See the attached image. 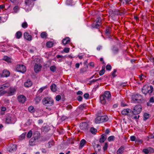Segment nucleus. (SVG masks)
<instances>
[{
    "label": "nucleus",
    "instance_id": "nucleus-49",
    "mask_svg": "<svg viewBox=\"0 0 154 154\" xmlns=\"http://www.w3.org/2000/svg\"><path fill=\"white\" fill-rule=\"evenodd\" d=\"M89 94L88 93H85L84 95V97L86 99H88L89 97Z\"/></svg>",
    "mask_w": 154,
    "mask_h": 154
},
{
    "label": "nucleus",
    "instance_id": "nucleus-52",
    "mask_svg": "<svg viewBox=\"0 0 154 154\" xmlns=\"http://www.w3.org/2000/svg\"><path fill=\"white\" fill-rule=\"evenodd\" d=\"M117 70L116 69H114L113 72H112V75L113 77H116V75H115V73L116 72Z\"/></svg>",
    "mask_w": 154,
    "mask_h": 154
},
{
    "label": "nucleus",
    "instance_id": "nucleus-46",
    "mask_svg": "<svg viewBox=\"0 0 154 154\" xmlns=\"http://www.w3.org/2000/svg\"><path fill=\"white\" fill-rule=\"evenodd\" d=\"M26 136V133H23L19 137V139L20 140H22L24 139Z\"/></svg>",
    "mask_w": 154,
    "mask_h": 154
},
{
    "label": "nucleus",
    "instance_id": "nucleus-38",
    "mask_svg": "<svg viewBox=\"0 0 154 154\" xmlns=\"http://www.w3.org/2000/svg\"><path fill=\"white\" fill-rule=\"evenodd\" d=\"M32 2V0H25V3L26 5L29 6Z\"/></svg>",
    "mask_w": 154,
    "mask_h": 154
},
{
    "label": "nucleus",
    "instance_id": "nucleus-10",
    "mask_svg": "<svg viewBox=\"0 0 154 154\" xmlns=\"http://www.w3.org/2000/svg\"><path fill=\"white\" fill-rule=\"evenodd\" d=\"M26 97L23 95H20L17 97V100L18 102L21 103H24L26 100Z\"/></svg>",
    "mask_w": 154,
    "mask_h": 154
},
{
    "label": "nucleus",
    "instance_id": "nucleus-4",
    "mask_svg": "<svg viewBox=\"0 0 154 154\" xmlns=\"http://www.w3.org/2000/svg\"><path fill=\"white\" fill-rule=\"evenodd\" d=\"M108 118L107 116H98L95 119L96 123H100L105 122L108 121Z\"/></svg>",
    "mask_w": 154,
    "mask_h": 154
},
{
    "label": "nucleus",
    "instance_id": "nucleus-11",
    "mask_svg": "<svg viewBox=\"0 0 154 154\" xmlns=\"http://www.w3.org/2000/svg\"><path fill=\"white\" fill-rule=\"evenodd\" d=\"M101 96H104L105 97H106L108 101H110L111 99V94L109 91H106L104 94Z\"/></svg>",
    "mask_w": 154,
    "mask_h": 154
},
{
    "label": "nucleus",
    "instance_id": "nucleus-19",
    "mask_svg": "<svg viewBox=\"0 0 154 154\" xmlns=\"http://www.w3.org/2000/svg\"><path fill=\"white\" fill-rule=\"evenodd\" d=\"M100 102L102 104H105L107 102V100L106 97H105L104 96H100Z\"/></svg>",
    "mask_w": 154,
    "mask_h": 154
},
{
    "label": "nucleus",
    "instance_id": "nucleus-39",
    "mask_svg": "<svg viewBox=\"0 0 154 154\" xmlns=\"http://www.w3.org/2000/svg\"><path fill=\"white\" fill-rule=\"evenodd\" d=\"M115 137L114 136H111L108 137V140L109 142L113 141L114 140Z\"/></svg>",
    "mask_w": 154,
    "mask_h": 154
},
{
    "label": "nucleus",
    "instance_id": "nucleus-57",
    "mask_svg": "<svg viewBox=\"0 0 154 154\" xmlns=\"http://www.w3.org/2000/svg\"><path fill=\"white\" fill-rule=\"evenodd\" d=\"M105 32L106 34L108 35L110 33V32L109 31L108 28L106 29Z\"/></svg>",
    "mask_w": 154,
    "mask_h": 154
},
{
    "label": "nucleus",
    "instance_id": "nucleus-48",
    "mask_svg": "<svg viewBox=\"0 0 154 154\" xmlns=\"http://www.w3.org/2000/svg\"><path fill=\"white\" fill-rule=\"evenodd\" d=\"M86 106V104H83L80 105L79 106V108L81 110H83Z\"/></svg>",
    "mask_w": 154,
    "mask_h": 154
},
{
    "label": "nucleus",
    "instance_id": "nucleus-64",
    "mask_svg": "<svg viewBox=\"0 0 154 154\" xmlns=\"http://www.w3.org/2000/svg\"><path fill=\"white\" fill-rule=\"evenodd\" d=\"M151 74L152 76H154V69H152L151 71Z\"/></svg>",
    "mask_w": 154,
    "mask_h": 154
},
{
    "label": "nucleus",
    "instance_id": "nucleus-56",
    "mask_svg": "<svg viewBox=\"0 0 154 154\" xmlns=\"http://www.w3.org/2000/svg\"><path fill=\"white\" fill-rule=\"evenodd\" d=\"M143 151L146 154H148L149 153L148 148L147 149H144L143 150Z\"/></svg>",
    "mask_w": 154,
    "mask_h": 154
},
{
    "label": "nucleus",
    "instance_id": "nucleus-47",
    "mask_svg": "<svg viewBox=\"0 0 154 154\" xmlns=\"http://www.w3.org/2000/svg\"><path fill=\"white\" fill-rule=\"evenodd\" d=\"M108 147V143L106 142L105 143L103 147V149L104 151H105V150H106L107 149Z\"/></svg>",
    "mask_w": 154,
    "mask_h": 154
},
{
    "label": "nucleus",
    "instance_id": "nucleus-55",
    "mask_svg": "<svg viewBox=\"0 0 154 154\" xmlns=\"http://www.w3.org/2000/svg\"><path fill=\"white\" fill-rule=\"evenodd\" d=\"M130 139L132 141H134L135 140L136 141V137L135 136H131L130 137Z\"/></svg>",
    "mask_w": 154,
    "mask_h": 154
},
{
    "label": "nucleus",
    "instance_id": "nucleus-2",
    "mask_svg": "<svg viewBox=\"0 0 154 154\" xmlns=\"http://www.w3.org/2000/svg\"><path fill=\"white\" fill-rule=\"evenodd\" d=\"M42 103L45 106H50L54 105V100L51 97H46L43 99Z\"/></svg>",
    "mask_w": 154,
    "mask_h": 154
},
{
    "label": "nucleus",
    "instance_id": "nucleus-15",
    "mask_svg": "<svg viewBox=\"0 0 154 154\" xmlns=\"http://www.w3.org/2000/svg\"><path fill=\"white\" fill-rule=\"evenodd\" d=\"M132 110L127 109H124L122 110L121 112V113L123 115H130L129 114L130 113H131Z\"/></svg>",
    "mask_w": 154,
    "mask_h": 154
},
{
    "label": "nucleus",
    "instance_id": "nucleus-34",
    "mask_svg": "<svg viewBox=\"0 0 154 154\" xmlns=\"http://www.w3.org/2000/svg\"><path fill=\"white\" fill-rule=\"evenodd\" d=\"M40 35L42 38H46L47 37V34L46 32H43L41 33Z\"/></svg>",
    "mask_w": 154,
    "mask_h": 154
},
{
    "label": "nucleus",
    "instance_id": "nucleus-6",
    "mask_svg": "<svg viewBox=\"0 0 154 154\" xmlns=\"http://www.w3.org/2000/svg\"><path fill=\"white\" fill-rule=\"evenodd\" d=\"M132 99L134 102L140 103L141 101L142 97L140 95L136 94L132 96Z\"/></svg>",
    "mask_w": 154,
    "mask_h": 154
},
{
    "label": "nucleus",
    "instance_id": "nucleus-22",
    "mask_svg": "<svg viewBox=\"0 0 154 154\" xmlns=\"http://www.w3.org/2000/svg\"><path fill=\"white\" fill-rule=\"evenodd\" d=\"M106 135L105 134H102L101 137L100 139V142L101 143H103L106 138Z\"/></svg>",
    "mask_w": 154,
    "mask_h": 154
},
{
    "label": "nucleus",
    "instance_id": "nucleus-3",
    "mask_svg": "<svg viewBox=\"0 0 154 154\" xmlns=\"http://www.w3.org/2000/svg\"><path fill=\"white\" fill-rule=\"evenodd\" d=\"M101 24V18L100 17H98L92 24L91 27L94 28L99 29Z\"/></svg>",
    "mask_w": 154,
    "mask_h": 154
},
{
    "label": "nucleus",
    "instance_id": "nucleus-1",
    "mask_svg": "<svg viewBox=\"0 0 154 154\" xmlns=\"http://www.w3.org/2000/svg\"><path fill=\"white\" fill-rule=\"evenodd\" d=\"M153 88L152 85L149 86L148 85H145L142 89V92L146 95L147 93L150 95H152L153 94Z\"/></svg>",
    "mask_w": 154,
    "mask_h": 154
},
{
    "label": "nucleus",
    "instance_id": "nucleus-41",
    "mask_svg": "<svg viewBox=\"0 0 154 154\" xmlns=\"http://www.w3.org/2000/svg\"><path fill=\"white\" fill-rule=\"evenodd\" d=\"M7 93L8 92L6 91H3V90L0 89V97L3 96Z\"/></svg>",
    "mask_w": 154,
    "mask_h": 154
},
{
    "label": "nucleus",
    "instance_id": "nucleus-54",
    "mask_svg": "<svg viewBox=\"0 0 154 154\" xmlns=\"http://www.w3.org/2000/svg\"><path fill=\"white\" fill-rule=\"evenodd\" d=\"M69 51V48H66L63 50V51L64 52L68 53Z\"/></svg>",
    "mask_w": 154,
    "mask_h": 154
},
{
    "label": "nucleus",
    "instance_id": "nucleus-36",
    "mask_svg": "<svg viewBox=\"0 0 154 154\" xmlns=\"http://www.w3.org/2000/svg\"><path fill=\"white\" fill-rule=\"evenodd\" d=\"M35 141L33 138H32L29 141V144L30 145L33 146L35 144Z\"/></svg>",
    "mask_w": 154,
    "mask_h": 154
},
{
    "label": "nucleus",
    "instance_id": "nucleus-58",
    "mask_svg": "<svg viewBox=\"0 0 154 154\" xmlns=\"http://www.w3.org/2000/svg\"><path fill=\"white\" fill-rule=\"evenodd\" d=\"M148 138L149 139L154 138V135L153 134V133L152 134H151L150 135H149L148 136Z\"/></svg>",
    "mask_w": 154,
    "mask_h": 154
},
{
    "label": "nucleus",
    "instance_id": "nucleus-42",
    "mask_svg": "<svg viewBox=\"0 0 154 154\" xmlns=\"http://www.w3.org/2000/svg\"><path fill=\"white\" fill-rule=\"evenodd\" d=\"M19 10V8L17 6H15L13 8V10L14 11V12L15 13H17Z\"/></svg>",
    "mask_w": 154,
    "mask_h": 154
},
{
    "label": "nucleus",
    "instance_id": "nucleus-18",
    "mask_svg": "<svg viewBox=\"0 0 154 154\" xmlns=\"http://www.w3.org/2000/svg\"><path fill=\"white\" fill-rule=\"evenodd\" d=\"M32 85V82L30 79H28L27 81L24 83V86L26 87H31Z\"/></svg>",
    "mask_w": 154,
    "mask_h": 154
},
{
    "label": "nucleus",
    "instance_id": "nucleus-50",
    "mask_svg": "<svg viewBox=\"0 0 154 154\" xmlns=\"http://www.w3.org/2000/svg\"><path fill=\"white\" fill-rule=\"evenodd\" d=\"M56 100L57 101H59L61 99V97L59 95H57L55 97Z\"/></svg>",
    "mask_w": 154,
    "mask_h": 154
},
{
    "label": "nucleus",
    "instance_id": "nucleus-43",
    "mask_svg": "<svg viewBox=\"0 0 154 154\" xmlns=\"http://www.w3.org/2000/svg\"><path fill=\"white\" fill-rule=\"evenodd\" d=\"M47 88V86H44L43 87H42V88H41L38 91V92H39V93H42L43 91V90H44V89H46Z\"/></svg>",
    "mask_w": 154,
    "mask_h": 154
},
{
    "label": "nucleus",
    "instance_id": "nucleus-37",
    "mask_svg": "<svg viewBox=\"0 0 154 154\" xmlns=\"http://www.w3.org/2000/svg\"><path fill=\"white\" fill-rule=\"evenodd\" d=\"M112 51L114 54H116L119 52V49L117 47H114L112 49Z\"/></svg>",
    "mask_w": 154,
    "mask_h": 154
},
{
    "label": "nucleus",
    "instance_id": "nucleus-23",
    "mask_svg": "<svg viewBox=\"0 0 154 154\" xmlns=\"http://www.w3.org/2000/svg\"><path fill=\"white\" fill-rule=\"evenodd\" d=\"M10 85V84L9 83H6L2 85L0 87V89H2L3 90H4L9 87Z\"/></svg>",
    "mask_w": 154,
    "mask_h": 154
},
{
    "label": "nucleus",
    "instance_id": "nucleus-5",
    "mask_svg": "<svg viewBox=\"0 0 154 154\" xmlns=\"http://www.w3.org/2000/svg\"><path fill=\"white\" fill-rule=\"evenodd\" d=\"M142 111V107L140 105H136L132 110L131 113L134 115L139 114Z\"/></svg>",
    "mask_w": 154,
    "mask_h": 154
},
{
    "label": "nucleus",
    "instance_id": "nucleus-53",
    "mask_svg": "<svg viewBox=\"0 0 154 154\" xmlns=\"http://www.w3.org/2000/svg\"><path fill=\"white\" fill-rule=\"evenodd\" d=\"M149 152L152 153L154 152V149L150 147L148 148Z\"/></svg>",
    "mask_w": 154,
    "mask_h": 154
},
{
    "label": "nucleus",
    "instance_id": "nucleus-61",
    "mask_svg": "<svg viewBox=\"0 0 154 154\" xmlns=\"http://www.w3.org/2000/svg\"><path fill=\"white\" fill-rule=\"evenodd\" d=\"M77 100L79 101H82V97L81 96H79L77 98Z\"/></svg>",
    "mask_w": 154,
    "mask_h": 154
},
{
    "label": "nucleus",
    "instance_id": "nucleus-31",
    "mask_svg": "<svg viewBox=\"0 0 154 154\" xmlns=\"http://www.w3.org/2000/svg\"><path fill=\"white\" fill-rule=\"evenodd\" d=\"M28 110L30 112H33L35 111V109L32 106H30L28 108Z\"/></svg>",
    "mask_w": 154,
    "mask_h": 154
},
{
    "label": "nucleus",
    "instance_id": "nucleus-35",
    "mask_svg": "<svg viewBox=\"0 0 154 154\" xmlns=\"http://www.w3.org/2000/svg\"><path fill=\"white\" fill-rule=\"evenodd\" d=\"M90 131L92 134H95L97 132V130L93 127H91L90 129Z\"/></svg>",
    "mask_w": 154,
    "mask_h": 154
},
{
    "label": "nucleus",
    "instance_id": "nucleus-17",
    "mask_svg": "<svg viewBox=\"0 0 154 154\" xmlns=\"http://www.w3.org/2000/svg\"><path fill=\"white\" fill-rule=\"evenodd\" d=\"M17 149V146L16 144H13L9 147V151L10 152H14Z\"/></svg>",
    "mask_w": 154,
    "mask_h": 154
},
{
    "label": "nucleus",
    "instance_id": "nucleus-12",
    "mask_svg": "<svg viewBox=\"0 0 154 154\" xmlns=\"http://www.w3.org/2000/svg\"><path fill=\"white\" fill-rule=\"evenodd\" d=\"M41 68L42 66L40 64H36L34 66V70L35 72L38 73L41 70Z\"/></svg>",
    "mask_w": 154,
    "mask_h": 154
},
{
    "label": "nucleus",
    "instance_id": "nucleus-62",
    "mask_svg": "<svg viewBox=\"0 0 154 154\" xmlns=\"http://www.w3.org/2000/svg\"><path fill=\"white\" fill-rule=\"evenodd\" d=\"M143 142V140L141 139H139L137 138L136 139V142L137 143H142Z\"/></svg>",
    "mask_w": 154,
    "mask_h": 154
},
{
    "label": "nucleus",
    "instance_id": "nucleus-59",
    "mask_svg": "<svg viewBox=\"0 0 154 154\" xmlns=\"http://www.w3.org/2000/svg\"><path fill=\"white\" fill-rule=\"evenodd\" d=\"M48 144L49 145V147L50 148L51 147V146L54 145V142L53 141H52L51 142H48Z\"/></svg>",
    "mask_w": 154,
    "mask_h": 154
},
{
    "label": "nucleus",
    "instance_id": "nucleus-16",
    "mask_svg": "<svg viewBox=\"0 0 154 154\" xmlns=\"http://www.w3.org/2000/svg\"><path fill=\"white\" fill-rule=\"evenodd\" d=\"M40 134L38 131H36L33 134V137L35 141H37L40 138Z\"/></svg>",
    "mask_w": 154,
    "mask_h": 154
},
{
    "label": "nucleus",
    "instance_id": "nucleus-8",
    "mask_svg": "<svg viewBox=\"0 0 154 154\" xmlns=\"http://www.w3.org/2000/svg\"><path fill=\"white\" fill-rule=\"evenodd\" d=\"M6 122L8 124L14 123L15 122V120L11 116L8 115L6 116Z\"/></svg>",
    "mask_w": 154,
    "mask_h": 154
},
{
    "label": "nucleus",
    "instance_id": "nucleus-29",
    "mask_svg": "<svg viewBox=\"0 0 154 154\" xmlns=\"http://www.w3.org/2000/svg\"><path fill=\"white\" fill-rule=\"evenodd\" d=\"M3 60L8 63H11V58L7 56H4Z\"/></svg>",
    "mask_w": 154,
    "mask_h": 154
},
{
    "label": "nucleus",
    "instance_id": "nucleus-20",
    "mask_svg": "<svg viewBox=\"0 0 154 154\" xmlns=\"http://www.w3.org/2000/svg\"><path fill=\"white\" fill-rule=\"evenodd\" d=\"M70 41V39L69 37H66L63 40L62 43L64 45H65L66 44H69Z\"/></svg>",
    "mask_w": 154,
    "mask_h": 154
},
{
    "label": "nucleus",
    "instance_id": "nucleus-51",
    "mask_svg": "<svg viewBox=\"0 0 154 154\" xmlns=\"http://www.w3.org/2000/svg\"><path fill=\"white\" fill-rule=\"evenodd\" d=\"M106 69L107 70L110 71L112 69V67L110 65H107L106 67Z\"/></svg>",
    "mask_w": 154,
    "mask_h": 154
},
{
    "label": "nucleus",
    "instance_id": "nucleus-45",
    "mask_svg": "<svg viewBox=\"0 0 154 154\" xmlns=\"http://www.w3.org/2000/svg\"><path fill=\"white\" fill-rule=\"evenodd\" d=\"M32 132L31 131H30L27 134V137L28 138H30L32 135Z\"/></svg>",
    "mask_w": 154,
    "mask_h": 154
},
{
    "label": "nucleus",
    "instance_id": "nucleus-60",
    "mask_svg": "<svg viewBox=\"0 0 154 154\" xmlns=\"http://www.w3.org/2000/svg\"><path fill=\"white\" fill-rule=\"evenodd\" d=\"M149 101L151 103H154V98L153 97H151L149 100Z\"/></svg>",
    "mask_w": 154,
    "mask_h": 154
},
{
    "label": "nucleus",
    "instance_id": "nucleus-63",
    "mask_svg": "<svg viewBox=\"0 0 154 154\" xmlns=\"http://www.w3.org/2000/svg\"><path fill=\"white\" fill-rule=\"evenodd\" d=\"M83 94V92L81 91H78L77 93V94L78 95H82Z\"/></svg>",
    "mask_w": 154,
    "mask_h": 154
},
{
    "label": "nucleus",
    "instance_id": "nucleus-27",
    "mask_svg": "<svg viewBox=\"0 0 154 154\" xmlns=\"http://www.w3.org/2000/svg\"><path fill=\"white\" fill-rule=\"evenodd\" d=\"M93 146L94 147V149L96 152H99L101 150V147L99 144L97 145L96 147H95L94 145H93Z\"/></svg>",
    "mask_w": 154,
    "mask_h": 154
},
{
    "label": "nucleus",
    "instance_id": "nucleus-7",
    "mask_svg": "<svg viewBox=\"0 0 154 154\" xmlns=\"http://www.w3.org/2000/svg\"><path fill=\"white\" fill-rule=\"evenodd\" d=\"M16 70L17 72L24 73L26 71V66L24 65L19 64L16 66Z\"/></svg>",
    "mask_w": 154,
    "mask_h": 154
},
{
    "label": "nucleus",
    "instance_id": "nucleus-24",
    "mask_svg": "<svg viewBox=\"0 0 154 154\" xmlns=\"http://www.w3.org/2000/svg\"><path fill=\"white\" fill-rule=\"evenodd\" d=\"M124 148L123 146H121L117 151V154H122L124 152Z\"/></svg>",
    "mask_w": 154,
    "mask_h": 154
},
{
    "label": "nucleus",
    "instance_id": "nucleus-13",
    "mask_svg": "<svg viewBox=\"0 0 154 154\" xmlns=\"http://www.w3.org/2000/svg\"><path fill=\"white\" fill-rule=\"evenodd\" d=\"M16 91V89L13 87H10L9 88L8 94L9 96H11L14 95Z\"/></svg>",
    "mask_w": 154,
    "mask_h": 154
},
{
    "label": "nucleus",
    "instance_id": "nucleus-33",
    "mask_svg": "<svg viewBox=\"0 0 154 154\" xmlns=\"http://www.w3.org/2000/svg\"><path fill=\"white\" fill-rule=\"evenodd\" d=\"M105 66H103L102 67V69L99 72V74L100 75H103L105 72Z\"/></svg>",
    "mask_w": 154,
    "mask_h": 154
},
{
    "label": "nucleus",
    "instance_id": "nucleus-40",
    "mask_svg": "<svg viewBox=\"0 0 154 154\" xmlns=\"http://www.w3.org/2000/svg\"><path fill=\"white\" fill-rule=\"evenodd\" d=\"M47 46L49 48H51L53 46V44L52 42H48L46 43Z\"/></svg>",
    "mask_w": 154,
    "mask_h": 154
},
{
    "label": "nucleus",
    "instance_id": "nucleus-32",
    "mask_svg": "<svg viewBox=\"0 0 154 154\" xmlns=\"http://www.w3.org/2000/svg\"><path fill=\"white\" fill-rule=\"evenodd\" d=\"M57 69V67L54 65L50 67V70L53 72H55Z\"/></svg>",
    "mask_w": 154,
    "mask_h": 154
},
{
    "label": "nucleus",
    "instance_id": "nucleus-21",
    "mask_svg": "<svg viewBox=\"0 0 154 154\" xmlns=\"http://www.w3.org/2000/svg\"><path fill=\"white\" fill-rule=\"evenodd\" d=\"M10 72L7 70H4L2 73V76L3 77H8L10 75Z\"/></svg>",
    "mask_w": 154,
    "mask_h": 154
},
{
    "label": "nucleus",
    "instance_id": "nucleus-25",
    "mask_svg": "<svg viewBox=\"0 0 154 154\" xmlns=\"http://www.w3.org/2000/svg\"><path fill=\"white\" fill-rule=\"evenodd\" d=\"M51 89L53 92L56 91L57 90L56 85L54 84L52 85L51 86Z\"/></svg>",
    "mask_w": 154,
    "mask_h": 154
},
{
    "label": "nucleus",
    "instance_id": "nucleus-30",
    "mask_svg": "<svg viewBox=\"0 0 154 154\" xmlns=\"http://www.w3.org/2000/svg\"><path fill=\"white\" fill-rule=\"evenodd\" d=\"M149 114L147 113H145L143 115V120L146 121L148 119L149 117Z\"/></svg>",
    "mask_w": 154,
    "mask_h": 154
},
{
    "label": "nucleus",
    "instance_id": "nucleus-44",
    "mask_svg": "<svg viewBox=\"0 0 154 154\" xmlns=\"http://www.w3.org/2000/svg\"><path fill=\"white\" fill-rule=\"evenodd\" d=\"M22 26L23 28H26L28 26V24L26 22H24L22 24Z\"/></svg>",
    "mask_w": 154,
    "mask_h": 154
},
{
    "label": "nucleus",
    "instance_id": "nucleus-26",
    "mask_svg": "<svg viewBox=\"0 0 154 154\" xmlns=\"http://www.w3.org/2000/svg\"><path fill=\"white\" fill-rule=\"evenodd\" d=\"M87 141L84 139H82L80 142L79 147H83L85 144L87 143Z\"/></svg>",
    "mask_w": 154,
    "mask_h": 154
},
{
    "label": "nucleus",
    "instance_id": "nucleus-14",
    "mask_svg": "<svg viewBox=\"0 0 154 154\" xmlns=\"http://www.w3.org/2000/svg\"><path fill=\"white\" fill-rule=\"evenodd\" d=\"M24 38L28 41H30L32 39V36L27 32H25L23 34Z\"/></svg>",
    "mask_w": 154,
    "mask_h": 154
},
{
    "label": "nucleus",
    "instance_id": "nucleus-28",
    "mask_svg": "<svg viewBox=\"0 0 154 154\" xmlns=\"http://www.w3.org/2000/svg\"><path fill=\"white\" fill-rule=\"evenodd\" d=\"M22 36V33L20 31L17 32L15 36L17 39H19Z\"/></svg>",
    "mask_w": 154,
    "mask_h": 154
},
{
    "label": "nucleus",
    "instance_id": "nucleus-9",
    "mask_svg": "<svg viewBox=\"0 0 154 154\" xmlns=\"http://www.w3.org/2000/svg\"><path fill=\"white\" fill-rule=\"evenodd\" d=\"M80 129L84 131H87L89 128L88 124L85 122L80 123Z\"/></svg>",
    "mask_w": 154,
    "mask_h": 154
}]
</instances>
